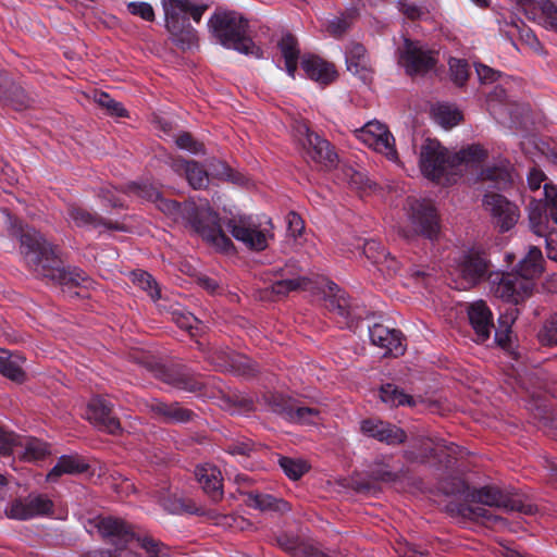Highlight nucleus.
Segmentation results:
<instances>
[{"instance_id":"c85d7f7f","label":"nucleus","mask_w":557,"mask_h":557,"mask_svg":"<svg viewBox=\"0 0 557 557\" xmlns=\"http://www.w3.org/2000/svg\"><path fill=\"white\" fill-rule=\"evenodd\" d=\"M301 67L306 75L322 85H327L336 78V71L333 64L324 61L318 55H304Z\"/></svg>"},{"instance_id":"ea45409f","label":"nucleus","mask_w":557,"mask_h":557,"mask_svg":"<svg viewBox=\"0 0 557 557\" xmlns=\"http://www.w3.org/2000/svg\"><path fill=\"white\" fill-rule=\"evenodd\" d=\"M24 362L25 358L21 355L0 356V373L12 381L23 382L25 379L22 368Z\"/></svg>"},{"instance_id":"c03bdc74","label":"nucleus","mask_w":557,"mask_h":557,"mask_svg":"<svg viewBox=\"0 0 557 557\" xmlns=\"http://www.w3.org/2000/svg\"><path fill=\"white\" fill-rule=\"evenodd\" d=\"M278 462L284 473L294 481L300 479L309 470V465L302 459L282 457Z\"/></svg>"},{"instance_id":"4c0bfd02","label":"nucleus","mask_w":557,"mask_h":557,"mask_svg":"<svg viewBox=\"0 0 557 557\" xmlns=\"http://www.w3.org/2000/svg\"><path fill=\"white\" fill-rule=\"evenodd\" d=\"M487 156L486 150L480 145H470L467 148L451 154L453 169L459 165L472 168L481 164Z\"/></svg>"},{"instance_id":"0e129e2a","label":"nucleus","mask_w":557,"mask_h":557,"mask_svg":"<svg viewBox=\"0 0 557 557\" xmlns=\"http://www.w3.org/2000/svg\"><path fill=\"white\" fill-rule=\"evenodd\" d=\"M350 21L346 16L335 17L327 25V32L334 37H341L347 32Z\"/></svg>"},{"instance_id":"c9c22d12","label":"nucleus","mask_w":557,"mask_h":557,"mask_svg":"<svg viewBox=\"0 0 557 557\" xmlns=\"http://www.w3.org/2000/svg\"><path fill=\"white\" fill-rule=\"evenodd\" d=\"M87 463L78 456H61L48 473L49 481H55L62 474H77L87 470Z\"/></svg>"},{"instance_id":"6e6552de","label":"nucleus","mask_w":557,"mask_h":557,"mask_svg":"<svg viewBox=\"0 0 557 557\" xmlns=\"http://www.w3.org/2000/svg\"><path fill=\"white\" fill-rule=\"evenodd\" d=\"M515 269L516 271L512 273H503L498 284L493 289L497 298L515 307L506 309V312L500 315L499 327L495 331V341L504 349L510 347V324L519 314L517 306L521 299L522 290V260L517 262Z\"/></svg>"},{"instance_id":"69168bd1","label":"nucleus","mask_w":557,"mask_h":557,"mask_svg":"<svg viewBox=\"0 0 557 557\" xmlns=\"http://www.w3.org/2000/svg\"><path fill=\"white\" fill-rule=\"evenodd\" d=\"M475 71L479 79L484 84L494 83L499 77L497 71L484 64H478Z\"/></svg>"},{"instance_id":"423d86ee","label":"nucleus","mask_w":557,"mask_h":557,"mask_svg":"<svg viewBox=\"0 0 557 557\" xmlns=\"http://www.w3.org/2000/svg\"><path fill=\"white\" fill-rule=\"evenodd\" d=\"M97 529L100 534L108 539L112 544L116 546L114 552L110 550H97L94 552V557H140L132 549L124 547V545L133 542H137L150 557H164L168 556V548L154 541L151 537L136 536L132 527L125 521L114 518L106 517L100 518L97 522Z\"/></svg>"},{"instance_id":"1a4fd4ad","label":"nucleus","mask_w":557,"mask_h":557,"mask_svg":"<svg viewBox=\"0 0 557 557\" xmlns=\"http://www.w3.org/2000/svg\"><path fill=\"white\" fill-rule=\"evenodd\" d=\"M232 236L250 250L261 251L273 237L271 220L259 221L250 215H236L225 222Z\"/></svg>"},{"instance_id":"a19ab883","label":"nucleus","mask_w":557,"mask_h":557,"mask_svg":"<svg viewBox=\"0 0 557 557\" xmlns=\"http://www.w3.org/2000/svg\"><path fill=\"white\" fill-rule=\"evenodd\" d=\"M380 397L382 401L391 406L414 405L411 396L399 391L398 387L393 384L383 385L380 391Z\"/></svg>"},{"instance_id":"603ef678","label":"nucleus","mask_w":557,"mask_h":557,"mask_svg":"<svg viewBox=\"0 0 557 557\" xmlns=\"http://www.w3.org/2000/svg\"><path fill=\"white\" fill-rule=\"evenodd\" d=\"M539 341L547 346L557 345V312L546 321L540 331Z\"/></svg>"},{"instance_id":"20e7f679","label":"nucleus","mask_w":557,"mask_h":557,"mask_svg":"<svg viewBox=\"0 0 557 557\" xmlns=\"http://www.w3.org/2000/svg\"><path fill=\"white\" fill-rule=\"evenodd\" d=\"M445 492L463 497L465 503L449 505L453 513L476 522L497 521L498 517L492 509H507L509 506L508 498L496 487L470 490L463 481L458 480L456 488Z\"/></svg>"},{"instance_id":"680f3d73","label":"nucleus","mask_w":557,"mask_h":557,"mask_svg":"<svg viewBox=\"0 0 557 557\" xmlns=\"http://www.w3.org/2000/svg\"><path fill=\"white\" fill-rule=\"evenodd\" d=\"M175 143L178 148L187 150L195 154L200 153L203 150L202 144L196 141L188 133L180 134L176 137Z\"/></svg>"},{"instance_id":"b1692460","label":"nucleus","mask_w":557,"mask_h":557,"mask_svg":"<svg viewBox=\"0 0 557 557\" xmlns=\"http://www.w3.org/2000/svg\"><path fill=\"white\" fill-rule=\"evenodd\" d=\"M66 212L69 221L72 222L77 227L98 228L100 226H103L108 230L123 232L126 231L124 225L117 222L106 220L98 215L97 213L88 211L86 208L78 203H69Z\"/></svg>"},{"instance_id":"412c9836","label":"nucleus","mask_w":557,"mask_h":557,"mask_svg":"<svg viewBox=\"0 0 557 557\" xmlns=\"http://www.w3.org/2000/svg\"><path fill=\"white\" fill-rule=\"evenodd\" d=\"M154 375L174 388L188 393H198L206 386V383L199 375H196L186 369H168L164 367H158L154 370Z\"/></svg>"},{"instance_id":"4be33fe9","label":"nucleus","mask_w":557,"mask_h":557,"mask_svg":"<svg viewBox=\"0 0 557 557\" xmlns=\"http://www.w3.org/2000/svg\"><path fill=\"white\" fill-rule=\"evenodd\" d=\"M208 358L211 363L223 371H234L242 375H252L256 372L249 358L228 348L215 349Z\"/></svg>"},{"instance_id":"2eb2a0df","label":"nucleus","mask_w":557,"mask_h":557,"mask_svg":"<svg viewBox=\"0 0 557 557\" xmlns=\"http://www.w3.org/2000/svg\"><path fill=\"white\" fill-rule=\"evenodd\" d=\"M355 135L364 145L384 154L388 160L398 161L395 138L385 124L376 120L370 121L361 128L356 129Z\"/></svg>"},{"instance_id":"e433bc0d","label":"nucleus","mask_w":557,"mask_h":557,"mask_svg":"<svg viewBox=\"0 0 557 557\" xmlns=\"http://www.w3.org/2000/svg\"><path fill=\"white\" fill-rule=\"evenodd\" d=\"M524 281L539 277L544 271V258L536 246H531L524 256ZM529 285L524 282V298L529 296Z\"/></svg>"},{"instance_id":"a211bd4d","label":"nucleus","mask_w":557,"mask_h":557,"mask_svg":"<svg viewBox=\"0 0 557 557\" xmlns=\"http://www.w3.org/2000/svg\"><path fill=\"white\" fill-rule=\"evenodd\" d=\"M484 208L496 219L502 232L509 231L518 221L516 206L498 194H487L483 199Z\"/></svg>"},{"instance_id":"bb28decb","label":"nucleus","mask_w":557,"mask_h":557,"mask_svg":"<svg viewBox=\"0 0 557 557\" xmlns=\"http://www.w3.org/2000/svg\"><path fill=\"white\" fill-rule=\"evenodd\" d=\"M330 295L326 297V307L335 311L338 315L347 321L349 327L352 326L355 320H360L362 314L358 308L349 302L345 292H342L335 283L329 285Z\"/></svg>"},{"instance_id":"052dcab7","label":"nucleus","mask_w":557,"mask_h":557,"mask_svg":"<svg viewBox=\"0 0 557 557\" xmlns=\"http://www.w3.org/2000/svg\"><path fill=\"white\" fill-rule=\"evenodd\" d=\"M530 124L534 132H539L546 124V117L540 110H527L524 108V129Z\"/></svg>"},{"instance_id":"5fc2aeb1","label":"nucleus","mask_w":557,"mask_h":557,"mask_svg":"<svg viewBox=\"0 0 557 557\" xmlns=\"http://www.w3.org/2000/svg\"><path fill=\"white\" fill-rule=\"evenodd\" d=\"M451 79L462 86L469 76V65L465 60L451 58L448 62Z\"/></svg>"},{"instance_id":"ddd939ff","label":"nucleus","mask_w":557,"mask_h":557,"mask_svg":"<svg viewBox=\"0 0 557 557\" xmlns=\"http://www.w3.org/2000/svg\"><path fill=\"white\" fill-rule=\"evenodd\" d=\"M488 268L490 261L483 251L468 250L461 256L455 269V274L459 280L456 282V288L468 289L473 287L485 277Z\"/></svg>"},{"instance_id":"4468645a","label":"nucleus","mask_w":557,"mask_h":557,"mask_svg":"<svg viewBox=\"0 0 557 557\" xmlns=\"http://www.w3.org/2000/svg\"><path fill=\"white\" fill-rule=\"evenodd\" d=\"M398 51V63L410 76L423 75L435 67L434 52L419 41L405 38L404 46Z\"/></svg>"},{"instance_id":"7ed1b4c3","label":"nucleus","mask_w":557,"mask_h":557,"mask_svg":"<svg viewBox=\"0 0 557 557\" xmlns=\"http://www.w3.org/2000/svg\"><path fill=\"white\" fill-rule=\"evenodd\" d=\"M209 33L226 49H233L257 59L263 52L249 36V22L235 11H215L208 21Z\"/></svg>"},{"instance_id":"9d476101","label":"nucleus","mask_w":557,"mask_h":557,"mask_svg":"<svg viewBox=\"0 0 557 557\" xmlns=\"http://www.w3.org/2000/svg\"><path fill=\"white\" fill-rule=\"evenodd\" d=\"M408 225L404 230L407 238L421 235L430 240L440 234L438 215L430 201L408 198L406 203Z\"/></svg>"},{"instance_id":"39448f33","label":"nucleus","mask_w":557,"mask_h":557,"mask_svg":"<svg viewBox=\"0 0 557 557\" xmlns=\"http://www.w3.org/2000/svg\"><path fill=\"white\" fill-rule=\"evenodd\" d=\"M524 154H530L531 161L536 164L537 160L544 159L532 147L528 145V136L524 135ZM543 184L544 199L533 200L530 203L529 222L535 235H544L548 223L547 210L553 221L557 224V186L549 183L546 174L534 165L528 173V185L531 190H539Z\"/></svg>"},{"instance_id":"09e8293b","label":"nucleus","mask_w":557,"mask_h":557,"mask_svg":"<svg viewBox=\"0 0 557 557\" xmlns=\"http://www.w3.org/2000/svg\"><path fill=\"white\" fill-rule=\"evenodd\" d=\"M528 145L532 146L541 157L557 164V151L547 141L539 138L535 134H530L528 135Z\"/></svg>"},{"instance_id":"13d9d810","label":"nucleus","mask_w":557,"mask_h":557,"mask_svg":"<svg viewBox=\"0 0 557 557\" xmlns=\"http://www.w3.org/2000/svg\"><path fill=\"white\" fill-rule=\"evenodd\" d=\"M255 446L251 441L236 440L226 444L225 450L232 456H249Z\"/></svg>"},{"instance_id":"f704fd0d","label":"nucleus","mask_w":557,"mask_h":557,"mask_svg":"<svg viewBox=\"0 0 557 557\" xmlns=\"http://www.w3.org/2000/svg\"><path fill=\"white\" fill-rule=\"evenodd\" d=\"M278 49L282 53V57L285 60V70L287 74L294 78L297 70L298 58H299V48L297 39L292 34H285L280 39Z\"/></svg>"},{"instance_id":"0eeeda50","label":"nucleus","mask_w":557,"mask_h":557,"mask_svg":"<svg viewBox=\"0 0 557 557\" xmlns=\"http://www.w3.org/2000/svg\"><path fill=\"white\" fill-rule=\"evenodd\" d=\"M162 7L165 27L172 41L183 50L197 46L198 33L190 25L188 15L199 23L207 7L194 4L189 0H162Z\"/></svg>"},{"instance_id":"3c124183","label":"nucleus","mask_w":557,"mask_h":557,"mask_svg":"<svg viewBox=\"0 0 557 557\" xmlns=\"http://www.w3.org/2000/svg\"><path fill=\"white\" fill-rule=\"evenodd\" d=\"M17 445L25 447L24 456L28 460L41 459L48 453L47 445L36 438L26 440L25 443L17 440Z\"/></svg>"},{"instance_id":"bf43d9fd","label":"nucleus","mask_w":557,"mask_h":557,"mask_svg":"<svg viewBox=\"0 0 557 557\" xmlns=\"http://www.w3.org/2000/svg\"><path fill=\"white\" fill-rule=\"evenodd\" d=\"M127 10L131 14L137 15L145 21L152 22L154 20V11L148 2H129Z\"/></svg>"},{"instance_id":"f8f14e48","label":"nucleus","mask_w":557,"mask_h":557,"mask_svg":"<svg viewBox=\"0 0 557 557\" xmlns=\"http://www.w3.org/2000/svg\"><path fill=\"white\" fill-rule=\"evenodd\" d=\"M295 133L308 160L327 169L335 166L337 154L325 138L313 133L305 123H298Z\"/></svg>"},{"instance_id":"58836bf2","label":"nucleus","mask_w":557,"mask_h":557,"mask_svg":"<svg viewBox=\"0 0 557 557\" xmlns=\"http://www.w3.org/2000/svg\"><path fill=\"white\" fill-rule=\"evenodd\" d=\"M157 497H158L159 504L166 511H169L171 513H183V512L195 513V515H205L206 513L202 509L198 508L195 503H193L188 499L172 496V495H163V494H161Z\"/></svg>"},{"instance_id":"4d7b16f0","label":"nucleus","mask_w":557,"mask_h":557,"mask_svg":"<svg viewBox=\"0 0 557 557\" xmlns=\"http://www.w3.org/2000/svg\"><path fill=\"white\" fill-rule=\"evenodd\" d=\"M276 545L283 550L292 554L294 557H298V550L300 547H306V543H301L298 539L286 534L280 535L275 539Z\"/></svg>"},{"instance_id":"9b49d317","label":"nucleus","mask_w":557,"mask_h":557,"mask_svg":"<svg viewBox=\"0 0 557 557\" xmlns=\"http://www.w3.org/2000/svg\"><path fill=\"white\" fill-rule=\"evenodd\" d=\"M419 166L424 177L441 182L453 170L451 154L438 140L426 138L420 147Z\"/></svg>"},{"instance_id":"a878e982","label":"nucleus","mask_w":557,"mask_h":557,"mask_svg":"<svg viewBox=\"0 0 557 557\" xmlns=\"http://www.w3.org/2000/svg\"><path fill=\"white\" fill-rule=\"evenodd\" d=\"M468 317L472 325L476 342L484 343L490 338L491 330L494 327L493 314L483 300L472 302L468 307Z\"/></svg>"},{"instance_id":"72a5a7b5","label":"nucleus","mask_w":557,"mask_h":557,"mask_svg":"<svg viewBox=\"0 0 557 557\" xmlns=\"http://www.w3.org/2000/svg\"><path fill=\"white\" fill-rule=\"evenodd\" d=\"M172 168L177 173H184L189 185L195 189L203 188L209 183L207 171L196 161L174 160Z\"/></svg>"},{"instance_id":"774afa93","label":"nucleus","mask_w":557,"mask_h":557,"mask_svg":"<svg viewBox=\"0 0 557 557\" xmlns=\"http://www.w3.org/2000/svg\"><path fill=\"white\" fill-rule=\"evenodd\" d=\"M349 184L358 189L372 188L373 186V183L363 173L357 171H354L350 175Z\"/></svg>"},{"instance_id":"f03ea898","label":"nucleus","mask_w":557,"mask_h":557,"mask_svg":"<svg viewBox=\"0 0 557 557\" xmlns=\"http://www.w3.org/2000/svg\"><path fill=\"white\" fill-rule=\"evenodd\" d=\"M18 235L21 253L36 275L58 280L62 285L78 286L88 280L87 274L77 268L62 269L55 248L35 228L20 225Z\"/></svg>"},{"instance_id":"f257e3e1","label":"nucleus","mask_w":557,"mask_h":557,"mask_svg":"<svg viewBox=\"0 0 557 557\" xmlns=\"http://www.w3.org/2000/svg\"><path fill=\"white\" fill-rule=\"evenodd\" d=\"M124 193L156 203L157 208L174 222L188 224L206 242L218 250L228 252L234 249L232 240L222 230L219 215L207 202L197 205L195 201H177L165 199L150 184L128 183Z\"/></svg>"},{"instance_id":"c756f323","label":"nucleus","mask_w":557,"mask_h":557,"mask_svg":"<svg viewBox=\"0 0 557 557\" xmlns=\"http://www.w3.org/2000/svg\"><path fill=\"white\" fill-rule=\"evenodd\" d=\"M195 476L205 493L214 502L222 498V474L215 466L209 463L198 466L195 470Z\"/></svg>"},{"instance_id":"7c9ffc66","label":"nucleus","mask_w":557,"mask_h":557,"mask_svg":"<svg viewBox=\"0 0 557 557\" xmlns=\"http://www.w3.org/2000/svg\"><path fill=\"white\" fill-rule=\"evenodd\" d=\"M524 15L557 32V7L550 0H524Z\"/></svg>"},{"instance_id":"79ce46f5","label":"nucleus","mask_w":557,"mask_h":557,"mask_svg":"<svg viewBox=\"0 0 557 557\" xmlns=\"http://www.w3.org/2000/svg\"><path fill=\"white\" fill-rule=\"evenodd\" d=\"M398 8L410 20L423 18L430 13L426 0H399Z\"/></svg>"},{"instance_id":"5701e85b","label":"nucleus","mask_w":557,"mask_h":557,"mask_svg":"<svg viewBox=\"0 0 557 557\" xmlns=\"http://www.w3.org/2000/svg\"><path fill=\"white\" fill-rule=\"evenodd\" d=\"M369 336L373 345L384 349L385 356L397 357L405 352L404 336L397 330L377 323L369 329Z\"/></svg>"},{"instance_id":"338daca9","label":"nucleus","mask_w":557,"mask_h":557,"mask_svg":"<svg viewBox=\"0 0 557 557\" xmlns=\"http://www.w3.org/2000/svg\"><path fill=\"white\" fill-rule=\"evenodd\" d=\"M116 189L106 187L102 188L99 193V197L110 207L112 208H122L124 207L123 201L115 195Z\"/></svg>"},{"instance_id":"2f4dec72","label":"nucleus","mask_w":557,"mask_h":557,"mask_svg":"<svg viewBox=\"0 0 557 557\" xmlns=\"http://www.w3.org/2000/svg\"><path fill=\"white\" fill-rule=\"evenodd\" d=\"M246 496L245 503L248 507L260 511L286 512L290 506L282 498L259 491L242 492Z\"/></svg>"},{"instance_id":"393cba45","label":"nucleus","mask_w":557,"mask_h":557,"mask_svg":"<svg viewBox=\"0 0 557 557\" xmlns=\"http://www.w3.org/2000/svg\"><path fill=\"white\" fill-rule=\"evenodd\" d=\"M146 407L156 419L165 423H185L195 416L191 410L182 407L178 403L168 404L159 399H151Z\"/></svg>"},{"instance_id":"e2e57ef3","label":"nucleus","mask_w":557,"mask_h":557,"mask_svg":"<svg viewBox=\"0 0 557 557\" xmlns=\"http://www.w3.org/2000/svg\"><path fill=\"white\" fill-rule=\"evenodd\" d=\"M18 436L0 426V453L10 454L13 447L17 446Z\"/></svg>"},{"instance_id":"f3484780","label":"nucleus","mask_w":557,"mask_h":557,"mask_svg":"<svg viewBox=\"0 0 557 557\" xmlns=\"http://www.w3.org/2000/svg\"><path fill=\"white\" fill-rule=\"evenodd\" d=\"M277 278L271 285V292L284 297L290 292L306 289L310 280L296 263H286L283 268L275 271Z\"/></svg>"},{"instance_id":"8fccbe9b","label":"nucleus","mask_w":557,"mask_h":557,"mask_svg":"<svg viewBox=\"0 0 557 557\" xmlns=\"http://www.w3.org/2000/svg\"><path fill=\"white\" fill-rule=\"evenodd\" d=\"M320 411L311 407H293L288 421L297 423H315Z\"/></svg>"},{"instance_id":"dca6fc26","label":"nucleus","mask_w":557,"mask_h":557,"mask_svg":"<svg viewBox=\"0 0 557 557\" xmlns=\"http://www.w3.org/2000/svg\"><path fill=\"white\" fill-rule=\"evenodd\" d=\"M53 504L46 495L29 494L24 498H16L5 507V516L15 520H28L48 515Z\"/></svg>"},{"instance_id":"de8ad7c7","label":"nucleus","mask_w":557,"mask_h":557,"mask_svg":"<svg viewBox=\"0 0 557 557\" xmlns=\"http://www.w3.org/2000/svg\"><path fill=\"white\" fill-rule=\"evenodd\" d=\"M268 404L273 412L282 416L286 420L289 419L293 407H295L294 401L283 395H271Z\"/></svg>"},{"instance_id":"a18cd8bd","label":"nucleus","mask_w":557,"mask_h":557,"mask_svg":"<svg viewBox=\"0 0 557 557\" xmlns=\"http://www.w3.org/2000/svg\"><path fill=\"white\" fill-rule=\"evenodd\" d=\"M436 121L444 127L450 128L457 125L461 120V113L447 104H440L434 110Z\"/></svg>"},{"instance_id":"49530a36","label":"nucleus","mask_w":557,"mask_h":557,"mask_svg":"<svg viewBox=\"0 0 557 557\" xmlns=\"http://www.w3.org/2000/svg\"><path fill=\"white\" fill-rule=\"evenodd\" d=\"M482 180L495 183V187L500 189L511 182V175L505 168H491L482 172Z\"/></svg>"},{"instance_id":"6e6d98bb","label":"nucleus","mask_w":557,"mask_h":557,"mask_svg":"<svg viewBox=\"0 0 557 557\" xmlns=\"http://www.w3.org/2000/svg\"><path fill=\"white\" fill-rule=\"evenodd\" d=\"M95 101L102 108H106L108 113L111 115L125 116L126 114V110L123 108V106L106 92L96 94Z\"/></svg>"},{"instance_id":"473e14b6","label":"nucleus","mask_w":557,"mask_h":557,"mask_svg":"<svg viewBox=\"0 0 557 557\" xmlns=\"http://www.w3.org/2000/svg\"><path fill=\"white\" fill-rule=\"evenodd\" d=\"M363 253L382 273L391 274L398 270L397 261L389 256L380 242L373 239L366 242Z\"/></svg>"},{"instance_id":"aec40b11","label":"nucleus","mask_w":557,"mask_h":557,"mask_svg":"<svg viewBox=\"0 0 557 557\" xmlns=\"http://www.w3.org/2000/svg\"><path fill=\"white\" fill-rule=\"evenodd\" d=\"M363 435L387 445H399L407 438L403 429L379 419H366L360 423Z\"/></svg>"},{"instance_id":"864d4df0","label":"nucleus","mask_w":557,"mask_h":557,"mask_svg":"<svg viewBox=\"0 0 557 557\" xmlns=\"http://www.w3.org/2000/svg\"><path fill=\"white\" fill-rule=\"evenodd\" d=\"M370 476L375 481L391 483L398 479V473L393 471L388 465L377 460L371 466Z\"/></svg>"},{"instance_id":"cd10ccee","label":"nucleus","mask_w":557,"mask_h":557,"mask_svg":"<svg viewBox=\"0 0 557 557\" xmlns=\"http://www.w3.org/2000/svg\"><path fill=\"white\" fill-rule=\"evenodd\" d=\"M347 70L354 75L359 76L363 82H368L372 77V65L366 48L358 44L351 42L345 53Z\"/></svg>"},{"instance_id":"6ab92c4d","label":"nucleus","mask_w":557,"mask_h":557,"mask_svg":"<svg viewBox=\"0 0 557 557\" xmlns=\"http://www.w3.org/2000/svg\"><path fill=\"white\" fill-rule=\"evenodd\" d=\"M112 405L100 396L92 397L88 403L86 417L98 429L110 434H117L121 424L117 418L111 414Z\"/></svg>"},{"instance_id":"37998d69","label":"nucleus","mask_w":557,"mask_h":557,"mask_svg":"<svg viewBox=\"0 0 557 557\" xmlns=\"http://www.w3.org/2000/svg\"><path fill=\"white\" fill-rule=\"evenodd\" d=\"M132 277L133 282L143 290L147 292L152 300L156 301L161 297L158 284L149 273L141 270L134 271Z\"/></svg>"}]
</instances>
